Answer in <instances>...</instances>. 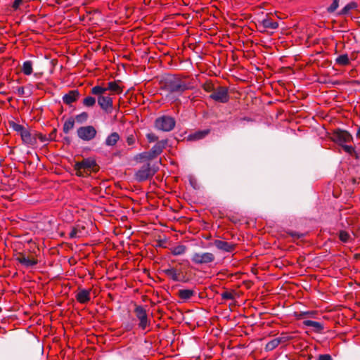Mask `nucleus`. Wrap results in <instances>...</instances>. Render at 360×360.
Segmentation results:
<instances>
[{"mask_svg": "<svg viewBox=\"0 0 360 360\" xmlns=\"http://www.w3.org/2000/svg\"><path fill=\"white\" fill-rule=\"evenodd\" d=\"M147 139L149 142H154L158 140V136H155L154 134H147Z\"/></svg>", "mask_w": 360, "mask_h": 360, "instance_id": "42", "label": "nucleus"}, {"mask_svg": "<svg viewBox=\"0 0 360 360\" xmlns=\"http://www.w3.org/2000/svg\"><path fill=\"white\" fill-rule=\"evenodd\" d=\"M31 0H15L13 3V8L14 10H17L20 8V6L23 5L25 3L30 2Z\"/></svg>", "mask_w": 360, "mask_h": 360, "instance_id": "36", "label": "nucleus"}, {"mask_svg": "<svg viewBox=\"0 0 360 360\" xmlns=\"http://www.w3.org/2000/svg\"><path fill=\"white\" fill-rule=\"evenodd\" d=\"M210 98L217 102L227 103L229 100L228 89L225 86H217L214 92L210 94Z\"/></svg>", "mask_w": 360, "mask_h": 360, "instance_id": "8", "label": "nucleus"}, {"mask_svg": "<svg viewBox=\"0 0 360 360\" xmlns=\"http://www.w3.org/2000/svg\"><path fill=\"white\" fill-rule=\"evenodd\" d=\"M221 296L223 300H233L235 299V292L234 291L226 290L221 294Z\"/></svg>", "mask_w": 360, "mask_h": 360, "instance_id": "33", "label": "nucleus"}, {"mask_svg": "<svg viewBox=\"0 0 360 360\" xmlns=\"http://www.w3.org/2000/svg\"><path fill=\"white\" fill-rule=\"evenodd\" d=\"M191 259L196 265H205L214 262L215 256L209 252H196L192 255Z\"/></svg>", "mask_w": 360, "mask_h": 360, "instance_id": "4", "label": "nucleus"}, {"mask_svg": "<svg viewBox=\"0 0 360 360\" xmlns=\"http://www.w3.org/2000/svg\"><path fill=\"white\" fill-rule=\"evenodd\" d=\"M20 136L22 143L26 145L32 146L36 143L35 136L31 134L27 128H25V129L20 134Z\"/></svg>", "mask_w": 360, "mask_h": 360, "instance_id": "15", "label": "nucleus"}, {"mask_svg": "<svg viewBox=\"0 0 360 360\" xmlns=\"http://www.w3.org/2000/svg\"><path fill=\"white\" fill-rule=\"evenodd\" d=\"M158 168L152 167L150 163L143 165L135 174V179L138 181H143L151 178L158 171Z\"/></svg>", "mask_w": 360, "mask_h": 360, "instance_id": "5", "label": "nucleus"}, {"mask_svg": "<svg viewBox=\"0 0 360 360\" xmlns=\"http://www.w3.org/2000/svg\"><path fill=\"white\" fill-rule=\"evenodd\" d=\"M165 86L169 94H176L177 96L182 94L186 90L193 88L191 82L186 78L177 77H173L167 79Z\"/></svg>", "mask_w": 360, "mask_h": 360, "instance_id": "2", "label": "nucleus"}, {"mask_svg": "<svg viewBox=\"0 0 360 360\" xmlns=\"http://www.w3.org/2000/svg\"><path fill=\"white\" fill-rule=\"evenodd\" d=\"M343 150L349 155L356 153L355 148L352 146L342 145Z\"/></svg>", "mask_w": 360, "mask_h": 360, "instance_id": "38", "label": "nucleus"}, {"mask_svg": "<svg viewBox=\"0 0 360 360\" xmlns=\"http://www.w3.org/2000/svg\"><path fill=\"white\" fill-rule=\"evenodd\" d=\"M339 6V0H333L331 5L327 8L328 13L334 12Z\"/></svg>", "mask_w": 360, "mask_h": 360, "instance_id": "37", "label": "nucleus"}, {"mask_svg": "<svg viewBox=\"0 0 360 360\" xmlns=\"http://www.w3.org/2000/svg\"><path fill=\"white\" fill-rule=\"evenodd\" d=\"M79 98V92L78 90H71L63 96V101L65 104L70 105L72 103L76 102Z\"/></svg>", "mask_w": 360, "mask_h": 360, "instance_id": "14", "label": "nucleus"}, {"mask_svg": "<svg viewBox=\"0 0 360 360\" xmlns=\"http://www.w3.org/2000/svg\"><path fill=\"white\" fill-rule=\"evenodd\" d=\"M91 290H80L76 295V300L81 304L87 303L90 299Z\"/></svg>", "mask_w": 360, "mask_h": 360, "instance_id": "16", "label": "nucleus"}, {"mask_svg": "<svg viewBox=\"0 0 360 360\" xmlns=\"http://www.w3.org/2000/svg\"><path fill=\"white\" fill-rule=\"evenodd\" d=\"M135 315L139 320V328L145 330L150 326V320L148 317L147 311L143 306L136 305L134 308Z\"/></svg>", "mask_w": 360, "mask_h": 360, "instance_id": "6", "label": "nucleus"}, {"mask_svg": "<svg viewBox=\"0 0 360 360\" xmlns=\"http://www.w3.org/2000/svg\"><path fill=\"white\" fill-rule=\"evenodd\" d=\"M96 98L93 96H89L84 98L82 101V104L85 107L91 108L94 107L96 104Z\"/></svg>", "mask_w": 360, "mask_h": 360, "instance_id": "31", "label": "nucleus"}, {"mask_svg": "<svg viewBox=\"0 0 360 360\" xmlns=\"http://www.w3.org/2000/svg\"><path fill=\"white\" fill-rule=\"evenodd\" d=\"M261 24L266 29L275 30L278 27V23L269 18L262 20Z\"/></svg>", "mask_w": 360, "mask_h": 360, "instance_id": "22", "label": "nucleus"}, {"mask_svg": "<svg viewBox=\"0 0 360 360\" xmlns=\"http://www.w3.org/2000/svg\"><path fill=\"white\" fill-rule=\"evenodd\" d=\"M22 72L25 75H30L32 73V63L30 60H26L23 63Z\"/></svg>", "mask_w": 360, "mask_h": 360, "instance_id": "28", "label": "nucleus"}, {"mask_svg": "<svg viewBox=\"0 0 360 360\" xmlns=\"http://www.w3.org/2000/svg\"><path fill=\"white\" fill-rule=\"evenodd\" d=\"M163 271L167 276L170 278L174 281H180V278H179L180 273L176 269L169 268V269L163 270Z\"/></svg>", "mask_w": 360, "mask_h": 360, "instance_id": "21", "label": "nucleus"}, {"mask_svg": "<svg viewBox=\"0 0 360 360\" xmlns=\"http://www.w3.org/2000/svg\"><path fill=\"white\" fill-rule=\"evenodd\" d=\"M70 238H77L78 236V231H77V229L74 227L72 228V229L71 230V231L70 232Z\"/></svg>", "mask_w": 360, "mask_h": 360, "instance_id": "40", "label": "nucleus"}, {"mask_svg": "<svg viewBox=\"0 0 360 360\" xmlns=\"http://www.w3.org/2000/svg\"><path fill=\"white\" fill-rule=\"evenodd\" d=\"M331 139L343 145L344 143H348L353 140L352 136L345 130L338 129L334 131L332 134Z\"/></svg>", "mask_w": 360, "mask_h": 360, "instance_id": "10", "label": "nucleus"}, {"mask_svg": "<svg viewBox=\"0 0 360 360\" xmlns=\"http://www.w3.org/2000/svg\"><path fill=\"white\" fill-rule=\"evenodd\" d=\"M15 259L26 268L32 267L38 263L37 259L27 257L23 253H18L15 257Z\"/></svg>", "mask_w": 360, "mask_h": 360, "instance_id": "12", "label": "nucleus"}, {"mask_svg": "<svg viewBox=\"0 0 360 360\" xmlns=\"http://www.w3.org/2000/svg\"><path fill=\"white\" fill-rule=\"evenodd\" d=\"M288 234L290 236H291L292 238H300L304 237V236L303 233H297L295 231H290L288 233Z\"/></svg>", "mask_w": 360, "mask_h": 360, "instance_id": "41", "label": "nucleus"}, {"mask_svg": "<svg viewBox=\"0 0 360 360\" xmlns=\"http://www.w3.org/2000/svg\"><path fill=\"white\" fill-rule=\"evenodd\" d=\"M155 127L163 131H170L175 127V120L173 117L163 115L155 120Z\"/></svg>", "mask_w": 360, "mask_h": 360, "instance_id": "7", "label": "nucleus"}, {"mask_svg": "<svg viewBox=\"0 0 360 360\" xmlns=\"http://www.w3.org/2000/svg\"><path fill=\"white\" fill-rule=\"evenodd\" d=\"M120 139V136L117 132L110 134L105 139V144L108 146H115Z\"/></svg>", "mask_w": 360, "mask_h": 360, "instance_id": "23", "label": "nucleus"}, {"mask_svg": "<svg viewBox=\"0 0 360 360\" xmlns=\"http://www.w3.org/2000/svg\"><path fill=\"white\" fill-rule=\"evenodd\" d=\"M202 88L203 89L206 91V92H210V93H213L214 89H215V87H214V85L213 83H212L211 82H205L203 85H202Z\"/></svg>", "mask_w": 360, "mask_h": 360, "instance_id": "35", "label": "nucleus"}, {"mask_svg": "<svg viewBox=\"0 0 360 360\" xmlns=\"http://www.w3.org/2000/svg\"><path fill=\"white\" fill-rule=\"evenodd\" d=\"M138 158L145 159V160H153L152 158L150 157V154L149 151L141 153L137 155V156L136 157V159L137 160Z\"/></svg>", "mask_w": 360, "mask_h": 360, "instance_id": "39", "label": "nucleus"}, {"mask_svg": "<svg viewBox=\"0 0 360 360\" xmlns=\"http://www.w3.org/2000/svg\"><path fill=\"white\" fill-rule=\"evenodd\" d=\"M18 94L22 96L25 94V89L23 86H19L17 89Z\"/></svg>", "mask_w": 360, "mask_h": 360, "instance_id": "45", "label": "nucleus"}, {"mask_svg": "<svg viewBox=\"0 0 360 360\" xmlns=\"http://www.w3.org/2000/svg\"><path fill=\"white\" fill-rule=\"evenodd\" d=\"M210 129H204L195 131L193 134H191L188 136V139L190 141H197L202 139L205 138L206 136H207L210 134Z\"/></svg>", "mask_w": 360, "mask_h": 360, "instance_id": "17", "label": "nucleus"}, {"mask_svg": "<svg viewBox=\"0 0 360 360\" xmlns=\"http://www.w3.org/2000/svg\"><path fill=\"white\" fill-rule=\"evenodd\" d=\"M91 94L97 96L98 104L107 113H111L113 109L112 98L107 95L103 86L96 85L91 88Z\"/></svg>", "mask_w": 360, "mask_h": 360, "instance_id": "1", "label": "nucleus"}, {"mask_svg": "<svg viewBox=\"0 0 360 360\" xmlns=\"http://www.w3.org/2000/svg\"><path fill=\"white\" fill-rule=\"evenodd\" d=\"M303 324L305 326L314 328L317 332H320L323 329V326L321 323L311 320L304 321Z\"/></svg>", "mask_w": 360, "mask_h": 360, "instance_id": "24", "label": "nucleus"}, {"mask_svg": "<svg viewBox=\"0 0 360 360\" xmlns=\"http://www.w3.org/2000/svg\"><path fill=\"white\" fill-rule=\"evenodd\" d=\"M74 126H75V120L72 117H70L65 122V123L63 124V132L65 134H68L70 132V131L74 128Z\"/></svg>", "mask_w": 360, "mask_h": 360, "instance_id": "26", "label": "nucleus"}, {"mask_svg": "<svg viewBox=\"0 0 360 360\" xmlns=\"http://www.w3.org/2000/svg\"><path fill=\"white\" fill-rule=\"evenodd\" d=\"M127 143L129 146H132L135 143V138L133 135L129 136L127 139Z\"/></svg>", "mask_w": 360, "mask_h": 360, "instance_id": "44", "label": "nucleus"}, {"mask_svg": "<svg viewBox=\"0 0 360 360\" xmlns=\"http://www.w3.org/2000/svg\"><path fill=\"white\" fill-rule=\"evenodd\" d=\"M339 238L342 243H348L351 240V236L346 231H340L339 233Z\"/></svg>", "mask_w": 360, "mask_h": 360, "instance_id": "32", "label": "nucleus"}, {"mask_svg": "<svg viewBox=\"0 0 360 360\" xmlns=\"http://www.w3.org/2000/svg\"><path fill=\"white\" fill-rule=\"evenodd\" d=\"M356 136L357 139H360V126L358 127Z\"/></svg>", "mask_w": 360, "mask_h": 360, "instance_id": "48", "label": "nucleus"}, {"mask_svg": "<svg viewBox=\"0 0 360 360\" xmlns=\"http://www.w3.org/2000/svg\"><path fill=\"white\" fill-rule=\"evenodd\" d=\"M167 145V139L158 141L149 150L152 159H154L157 158L159 155H160L162 153L163 150L165 148Z\"/></svg>", "mask_w": 360, "mask_h": 360, "instance_id": "13", "label": "nucleus"}, {"mask_svg": "<svg viewBox=\"0 0 360 360\" xmlns=\"http://www.w3.org/2000/svg\"><path fill=\"white\" fill-rule=\"evenodd\" d=\"M195 295V291L191 289H181L178 291V297L183 301L190 300Z\"/></svg>", "mask_w": 360, "mask_h": 360, "instance_id": "19", "label": "nucleus"}, {"mask_svg": "<svg viewBox=\"0 0 360 360\" xmlns=\"http://www.w3.org/2000/svg\"><path fill=\"white\" fill-rule=\"evenodd\" d=\"M336 64L341 66H346L349 64V58L347 54H342L335 59Z\"/></svg>", "mask_w": 360, "mask_h": 360, "instance_id": "25", "label": "nucleus"}, {"mask_svg": "<svg viewBox=\"0 0 360 360\" xmlns=\"http://www.w3.org/2000/svg\"><path fill=\"white\" fill-rule=\"evenodd\" d=\"M89 115L86 112H83L75 117V120L77 122L82 123L87 120Z\"/></svg>", "mask_w": 360, "mask_h": 360, "instance_id": "34", "label": "nucleus"}, {"mask_svg": "<svg viewBox=\"0 0 360 360\" xmlns=\"http://www.w3.org/2000/svg\"><path fill=\"white\" fill-rule=\"evenodd\" d=\"M105 92L110 91L111 94H119L122 92V89L118 85L117 82H110L107 84V86L104 87Z\"/></svg>", "mask_w": 360, "mask_h": 360, "instance_id": "18", "label": "nucleus"}, {"mask_svg": "<svg viewBox=\"0 0 360 360\" xmlns=\"http://www.w3.org/2000/svg\"><path fill=\"white\" fill-rule=\"evenodd\" d=\"M311 314V312L310 311H306V312H302L299 314L298 317L299 318H302L304 316L307 315V314Z\"/></svg>", "mask_w": 360, "mask_h": 360, "instance_id": "47", "label": "nucleus"}, {"mask_svg": "<svg viewBox=\"0 0 360 360\" xmlns=\"http://www.w3.org/2000/svg\"><path fill=\"white\" fill-rule=\"evenodd\" d=\"M76 174L79 176H84L91 172H97L98 168L94 159L89 158L81 162H76L74 165Z\"/></svg>", "mask_w": 360, "mask_h": 360, "instance_id": "3", "label": "nucleus"}, {"mask_svg": "<svg viewBox=\"0 0 360 360\" xmlns=\"http://www.w3.org/2000/svg\"><path fill=\"white\" fill-rule=\"evenodd\" d=\"M187 250L186 246L184 245H179L175 246L171 249V252L173 255L178 256L184 255Z\"/></svg>", "mask_w": 360, "mask_h": 360, "instance_id": "27", "label": "nucleus"}, {"mask_svg": "<svg viewBox=\"0 0 360 360\" xmlns=\"http://www.w3.org/2000/svg\"><path fill=\"white\" fill-rule=\"evenodd\" d=\"M213 245L217 249L224 252H232L236 248V244L218 239L214 240Z\"/></svg>", "mask_w": 360, "mask_h": 360, "instance_id": "11", "label": "nucleus"}, {"mask_svg": "<svg viewBox=\"0 0 360 360\" xmlns=\"http://www.w3.org/2000/svg\"><path fill=\"white\" fill-rule=\"evenodd\" d=\"M358 5L354 1H351L347 4L338 13V15H348L350 14L351 11L357 8Z\"/></svg>", "mask_w": 360, "mask_h": 360, "instance_id": "20", "label": "nucleus"}, {"mask_svg": "<svg viewBox=\"0 0 360 360\" xmlns=\"http://www.w3.org/2000/svg\"><path fill=\"white\" fill-rule=\"evenodd\" d=\"M8 126L10 128H11L13 130L16 131L19 135L23 131L26 127H25L23 125L19 124L14 121H9L8 122Z\"/></svg>", "mask_w": 360, "mask_h": 360, "instance_id": "29", "label": "nucleus"}, {"mask_svg": "<svg viewBox=\"0 0 360 360\" xmlns=\"http://www.w3.org/2000/svg\"><path fill=\"white\" fill-rule=\"evenodd\" d=\"M281 340V341H283V342H286V341H288L292 339V337L290 336H288V335H283V337L279 338Z\"/></svg>", "mask_w": 360, "mask_h": 360, "instance_id": "46", "label": "nucleus"}, {"mask_svg": "<svg viewBox=\"0 0 360 360\" xmlns=\"http://www.w3.org/2000/svg\"><path fill=\"white\" fill-rule=\"evenodd\" d=\"M318 360H333L330 354H321L318 357Z\"/></svg>", "mask_w": 360, "mask_h": 360, "instance_id": "43", "label": "nucleus"}, {"mask_svg": "<svg viewBox=\"0 0 360 360\" xmlns=\"http://www.w3.org/2000/svg\"><path fill=\"white\" fill-rule=\"evenodd\" d=\"M77 136L83 141H89L94 139L97 131L93 126L81 127L77 129Z\"/></svg>", "mask_w": 360, "mask_h": 360, "instance_id": "9", "label": "nucleus"}, {"mask_svg": "<svg viewBox=\"0 0 360 360\" xmlns=\"http://www.w3.org/2000/svg\"><path fill=\"white\" fill-rule=\"evenodd\" d=\"M281 342V341L280 339H278V338L274 339V340H271L270 342H269L266 345L265 349L269 351L273 350L275 348H276L280 345Z\"/></svg>", "mask_w": 360, "mask_h": 360, "instance_id": "30", "label": "nucleus"}]
</instances>
